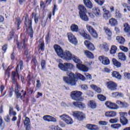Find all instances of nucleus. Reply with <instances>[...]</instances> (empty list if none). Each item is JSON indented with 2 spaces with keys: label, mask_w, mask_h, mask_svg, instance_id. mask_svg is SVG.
<instances>
[{
  "label": "nucleus",
  "mask_w": 130,
  "mask_h": 130,
  "mask_svg": "<svg viewBox=\"0 0 130 130\" xmlns=\"http://www.w3.org/2000/svg\"><path fill=\"white\" fill-rule=\"evenodd\" d=\"M26 42V40L24 39L21 43V45H22V48L23 49H27V45L25 44Z\"/></svg>",
  "instance_id": "8fccbe9b"
},
{
  "label": "nucleus",
  "mask_w": 130,
  "mask_h": 130,
  "mask_svg": "<svg viewBox=\"0 0 130 130\" xmlns=\"http://www.w3.org/2000/svg\"><path fill=\"white\" fill-rule=\"evenodd\" d=\"M19 91H20V86H19V85L18 84H16L15 86V94H18Z\"/></svg>",
  "instance_id": "5fc2aeb1"
},
{
  "label": "nucleus",
  "mask_w": 130,
  "mask_h": 130,
  "mask_svg": "<svg viewBox=\"0 0 130 130\" xmlns=\"http://www.w3.org/2000/svg\"><path fill=\"white\" fill-rule=\"evenodd\" d=\"M86 29L89 33H90V34H91V35H92V36L94 38H97V37H98L97 32H96V30H95V29H94L93 27L91 26V25L89 24H87Z\"/></svg>",
  "instance_id": "9d476101"
},
{
  "label": "nucleus",
  "mask_w": 130,
  "mask_h": 130,
  "mask_svg": "<svg viewBox=\"0 0 130 130\" xmlns=\"http://www.w3.org/2000/svg\"><path fill=\"white\" fill-rule=\"evenodd\" d=\"M119 48L122 51H123L124 52H127L128 51V48L123 46H120Z\"/></svg>",
  "instance_id": "a18cd8bd"
},
{
  "label": "nucleus",
  "mask_w": 130,
  "mask_h": 130,
  "mask_svg": "<svg viewBox=\"0 0 130 130\" xmlns=\"http://www.w3.org/2000/svg\"><path fill=\"white\" fill-rule=\"evenodd\" d=\"M82 94V92L76 90L71 92L70 96L73 100H75V101H79V100L81 99Z\"/></svg>",
  "instance_id": "423d86ee"
},
{
  "label": "nucleus",
  "mask_w": 130,
  "mask_h": 130,
  "mask_svg": "<svg viewBox=\"0 0 130 130\" xmlns=\"http://www.w3.org/2000/svg\"><path fill=\"white\" fill-rule=\"evenodd\" d=\"M86 127L87 128H88V129H90V130L98 129V126L96 125L91 124H88L86 125Z\"/></svg>",
  "instance_id": "7c9ffc66"
},
{
  "label": "nucleus",
  "mask_w": 130,
  "mask_h": 130,
  "mask_svg": "<svg viewBox=\"0 0 130 130\" xmlns=\"http://www.w3.org/2000/svg\"><path fill=\"white\" fill-rule=\"evenodd\" d=\"M113 63L116 68H120L121 67V63L118 61L116 59L114 58L112 59Z\"/></svg>",
  "instance_id": "72a5a7b5"
},
{
  "label": "nucleus",
  "mask_w": 130,
  "mask_h": 130,
  "mask_svg": "<svg viewBox=\"0 0 130 130\" xmlns=\"http://www.w3.org/2000/svg\"><path fill=\"white\" fill-rule=\"evenodd\" d=\"M30 119L28 118V117H26L24 120L23 121V123L24 125H27L28 124H30Z\"/></svg>",
  "instance_id": "49530a36"
},
{
  "label": "nucleus",
  "mask_w": 130,
  "mask_h": 130,
  "mask_svg": "<svg viewBox=\"0 0 130 130\" xmlns=\"http://www.w3.org/2000/svg\"><path fill=\"white\" fill-rule=\"evenodd\" d=\"M116 40L120 43V44H122L123 45L124 44V42H125V40L123 37L120 36H117L116 37Z\"/></svg>",
  "instance_id": "c756f323"
},
{
  "label": "nucleus",
  "mask_w": 130,
  "mask_h": 130,
  "mask_svg": "<svg viewBox=\"0 0 130 130\" xmlns=\"http://www.w3.org/2000/svg\"><path fill=\"white\" fill-rule=\"evenodd\" d=\"M111 127L112 128H114V129H119V128L121 127V124L119 123L111 124Z\"/></svg>",
  "instance_id": "c9c22d12"
},
{
  "label": "nucleus",
  "mask_w": 130,
  "mask_h": 130,
  "mask_svg": "<svg viewBox=\"0 0 130 130\" xmlns=\"http://www.w3.org/2000/svg\"><path fill=\"white\" fill-rule=\"evenodd\" d=\"M44 120L46 121H48L49 122H56V118L50 116V115H45L43 117Z\"/></svg>",
  "instance_id": "dca6fc26"
},
{
  "label": "nucleus",
  "mask_w": 130,
  "mask_h": 130,
  "mask_svg": "<svg viewBox=\"0 0 130 130\" xmlns=\"http://www.w3.org/2000/svg\"><path fill=\"white\" fill-rule=\"evenodd\" d=\"M117 50V47L116 46H115V45L112 46L110 50L111 54H115V53H116Z\"/></svg>",
  "instance_id": "e433bc0d"
},
{
  "label": "nucleus",
  "mask_w": 130,
  "mask_h": 130,
  "mask_svg": "<svg viewBox=\"0 0 130 130\" xmlns=\"http://www.w3.org/2000/svg\"><path fill=\"white\" fill-rule=\"evenodd\" d=\"M120 121L123 125H125L127 124L128 120L126 119V116H127V113L126 112H120Z\"/></svg>",
  "instance_id": "0eeeda50"
},
{
  "label": "nucleus",
  "mask_w": 130,
  "mask_h": 130,
  "mask_svg": "<svg viewBox=\"0 0 130 130\" xmlns=\"http://www.w3.org/2000/svg\"><path fill=\"white\" fill-rule=\"evenodd\" d=\"M40 7L42 9L44 10L45 9V4H44V2L43 1H41L40 3Z\"/></svg>",
  "instance_id": "bf43d9fd"
},
{
  "label": "nucleus",
  "mask_w": 130,
  "mask_h": 130,
  "mask_svg": "<svg viewBox=\"0 0 130 130\" xmlns=\"http://www.w3.org/2000/svg\"><path fill=\"white\" fill-rule=\"evenodd\" d=\"M112 76L113 78H115V79H117L118 80H121V78H122L120 74L117 71H113L112 73Z\"/></svg>",
  "instance_id": "412c9836"
},
{
  "label": "nucleus",
  "mask_w": 130,
  "mask_h": 130,
  "mask_svg": "<svg viewBox=\"0 0 130 130\" xmlns=\"http://www.w3.org/2000/svg\"><path fill=\"white\" fill-rule=\"evenodd\" d=\"M72 59H73V60H74L75 62L77 63L76 64V67L78 70H79V71H81L82 72H88L89 69L88 68V67H87L85 65L81 64L82 61H81V60H80L79 57L74 55H72Z\"/></svg>",
  "instance_id": "7ed1b4c3"
},
{
  "label": "nucleus",
  "mask_w": 130,
  "mask_h": 130,
  "mask_svg": "<svg viewBox=\"0 0 130 130\" xmlns=\"http://www.w3.org/2000/svg\"><path fill=\"white\" fill-rule=\"evenodd\" d=\"M123 108H126V107H128V104H127L126 102H123V104H122V107Z\"/></svg>",
  "instance_id": "4d7b16f0"
},
{
  "label": "nucleus",
  "mask_w": 130,
  "mask_h": 130,
  "mask_svg": "<svg viewBox=\"0 0 130 130\" xmlns=\"http://www.w3.org/2000/svg\"><path fill=\"white\" fill-rule=\"evenodd\" d=\"M124 76L125 78H126L127 79V80L130 79V73H124Z\"/></svg>",
  "instance_id": "13d9d810"
},
{
  "label": "nucleus",
  "mask_w": 130,
  "mask_h": 130,
  "mask_svg": "<svg viewBox=\"0 0 130 130\" xmlns=\"http://www.w3.org/2000/svg\"><path fill=\"white\" fill-rule=\"evenodd\" d=\"M67 36L70 43H72V44H74V45H77L78 44V40H77V38H76V37H75L72 32L68 33Z\"/></svg>",
  "instance_id": "1a4fd4ad"
},
{
  "label": "nucleus",
  "mask_w": 130,
  "mask_h": 130,
  "mask_svg": "<svg viewBox=\"0 0 130 130\" xmlns=\"http://www.w3.org/2000/svg\"><path fill=\"white\" fill-rule=\"evenodd\" d=\"M84 43V45H85L86 47L89 50H91V51H94V50H95V46L90 41H85Z\"/></svg>",
  "instance_id": "ddd939ff"
},
{
  "label": "nucleus",
  "mask_w": 130,
  "mask_h": 130,
  "mask_svg": "<svg viewBox=\"0 0 130 130\" xmlns=\"http://www.w3.org/2000/svg\"><path fill=\"white\" fill-rule=\"evenodd\" d=\"M40 44L39 45V50H44V42L42 40H40Z\"/></svg>",
  "instance_id": "4c0bfd02"
},
{
  "label": "nucleus",
  "mask_w": 130,
  "mask_h": 130,
  "mask_svg": "<svg viewBox=\"0 0 130 130\" xmlns=\"http://www.w3.org/2000/svg\"><path fill=\"white\" fill-rule=\"evenodd\" d=\"M121 13L119 12V11L116 10L115 11V18H116L117 19H120L121 18Z\"/></svg>",
  "instance_id": "58836bf2"
},
{
  "label": "nucleus",
  "mask_w": 130,
  "mask_h": 130,
  "mask_svg": "<svg viewBox=\"0 0 130 130\" xmlns=\"http://www.w3.org/2000/svg\"><path fill=\"white\" fill-rule=\"evenodd\" d=\"M112 103L110 102H107L105 103V105L107 107V108H109V109H111V106H112Z\"/></svg>",
  "instance_id": "3c124183"
},
{
  "label": "nucleus",
  "mask_w": 130,
  "mask_h": 130,
  "mask_svg": "<svg viewBox=\"0 0 130 130\" xmlns=\"http://www.w3.org/2000/svg\"><path fill=\"white\" fill-rule=\"evenodd\" d=\"M12 81H15V78H16V72H12Z\"/></svg>",
  "instance_id": "338daca9"
},
{
  "label": "nucleus",
  "mask_w": 130,
  "mask_h": 130,
  "mask_svg": "<svg viewBox=\"0 0 130 130\" xmlns=\"http://www.w3.org/2000/svg\"><path fill=\"white\" fill-rule=\"evenodd\" d=\"M95 3L99 5V6H103L104 3H105V0H94Z\"/></svg>",
  "instance_id": "79ce46f5"
},
{
  "label": "nucleus",
  "mask_w": 130,
  "mask_h": 130,
  "mask_svg": "<svg viewBox=\"0 0 130 130\" xmlns=\"http://www.w3.org/2000/svg\"><path fill=\"white\" fill-rule=\"evenodd\" d=\"M84 53L88 58H94V55L88 50H84Z\"/></svg>",
  "instance_id": "a878e982"
},
{
  "label": "nucleus",
  "mask_w": 130,
  "mask_h": 130,
  "mask_svg": "<svg viewBox=\"0 0 130 130\" xmlns=\"http://www.w3.org/2000/svg\"><path fill=\"white\" fill-rule=\"evenodd\" d=\"M99 60L102 61V64H104L105 66H108L110 63V61L109 59L107 58V57L101 56L99 57Z\"/></svg>",
  "instance_id": "4468645a"
},
{
  "label": "nucleus",
  "mask_w": 130,
  "mask_h": 130,
  "mask_svg": "<svg viewBox=\"0 0 130 130\" xmlns=\"http://www.w3.org/2000/svg\"><path fill=\"white\" fill-rule=\"evenodd\" d=\"M105 115V116H106V117L112 118V117H115V116L117 115V114L116 113V112L114 111H111L106 112Z\"/></svg>",
  "instance_id": "f3484780"
},
{
  "label": "nucleus",
  "mask_w": 130,
  "mask_h": 130,
  "mask_svg": "<svg viewBox=\"0 0 130 130\" xmlns=\"http://www.w3.org/2000/svg\"><path fill=\"white\" fill-rule=\"evenodd\" d=\"M119 119L118 118H112L110 119L109 121L110 123L114 124L117 123V122H118Z\"/></svg>",
  "instance_id": "a19ab883"
},
{
  "label": "nucleus",
  "mask_w": 130,
  "mask_h": 130,
  "mask_svg": "<svg viewBox=\"0 0 130 130\" xmlns=\"http://www.w3.org/2000/svg\"><path fill=\"white\" fill-rule=\"evenodd\" d=\"M123 96L124 95L123 93H122V92H118L117 98H122V97H123Z\"/></svg>",
  "instance_id": "0e129e2a"
},
{
  "label": "nucleus",
  "mask_w": 130,
  "mask_h": 130,
  "mask_svg": "<svg viewBox=\"0 0 130 130\" xmlns=\"http://www.w3.org/2000/svg\"><path fill=\"white\" fill-rule=\"evenodd\" d=\"M45 60H42L41 63V65L42 67V70H44L45 68L46 65H45Z\"/></svg>",
  "instance_id": "864d4df0"
},
{
  "label": "nucleus",
  "mask_w": 130,
  "mask_h": 130,
  "mask_svg": "<svg viewBox=\"0 0 130 130\" xmlns=\"http://www.w3.org/2000/svg\"><path fill=\"white\" fill-rule=\"evenodd\" d=\"M83 3L88 9H93V3H92L91 0H83Z\"/></svg>",
  "instance_id": "6ab92c4d"
},
{
  "label": "nucleus",
  "mask_w": 130,
  "mask_h": 130,
  "mask_svg": "<svg viewBox=\"0 0 130 130\" xmlns=\"http://www.w3.org/2000/svg\"><path fill=\"white\" fill-rule=\"evenodd\" d=\"M98 98L100 101H105L106 100V97L102 94L98 95Z\"/></svg>",
  "instance_id": "c03bdc74"
},
{
  "label": "nucleus",
  "mask_w": 130,
  "mask_h": 130,
  "mask_svg": "<svg viewBox=\"0 0 130 130\" xmlns=\"http://www.w3.org/2000/svg\"><path fill=\"white\" fill-rule=\"evenodd\" d=\"M73 105L75 106V107H78V108H80V109H84L86 108V106L83 103L74 102H73Z\"/></svg>",
  "instance_id": "a211bd4d"
},
{
  "label": "nucleus",
  "mask_w": 130,
  "mask_h": 130,
  "mask_svg": "<svg viewBox=\"0 0 130 130\" xmlns=\"http://www.w3.org/2000/svg\"><path fill=\"white\" fill-rule=\"evenodd\" d=\"M4 120L6 122H10L11 121V118H10V116L7 115L4 117Z\"/></svg>",
  "instance_id": "09e8293b"
},
{
  "label": "nucleus",
  "mask_w": 130,
  "mask_h": 130,
  "mask_svg": "<svg viewBox=\"0 0 130 130\" xmlns=\"http://www.w3.org/2000/svg\"><path fill=\"white\" fill-rule=\"evenodd\" d=\"M107 87L111 91H115L117 90V84L113 81H109L106 84Z\"/></svg>",
  "instance_id": "6e6552de"
},
{
  "label": "nucleus",
  "mask_w": 130,
  "mask_h": 130,
  "mask_svg": "<svg viewBox=\"0 0 130 130\" xmlns=\"http://www.w3.org/2000/svg\"><path fill=\"white\" fill-rule=\"evenodd\" d=\"M117 56L119 60L124 61V60L126 59V56L125 55V54H124V53L119 52L118 53Z\"/></svg>",
  "instance_id": "4be33fe9"
},
{
  "label": "nucleus",
  "mask_w": 130,
  "mask_h": 130,
  "mask_svg": "<svg viewBox=\"0 0 130 130\" xmlns=\"http://www.w3.org/2000/svg\"><path fill=\"white\" fill-rule=\"evenodd\" d=\"M90 87L97 93H101V92H102V90L100 88V87H99L95 84L90 85Z\"/></svg>",
  "instance_id": "5701e85b"
},
{
  "label": "nucleus",
  "mask_w": 130,
  "mask_h": 130,
  "mask_svg": "<svg viewBox=\"0 0 130 130\" xmlns=\"http://www.w3.org/2000/svg\"><path fill=\"white\" fill-rule=\"evenodd\" d=\"M85 75L86 78L88 80H91L92 79V76H91V75L89 74V73H85Z\"/></svg>",
  "instance_id": "e2e57ef3"
},
{
  "label": "nucleus",
  "mask_w": 130,
  "mask_h": 130,
  "mask_svg": "<svg viewBox=\"0 0 130 130\" xmlns=\"http://www.w3.org/2000/svg\"><path fill=\"white\" fill-rule=\"evenodd\" d=\"M54 48L59 57L62 58L64 60H72L73 54H72L71 52L68 50L63 52L61 47L57 45H55Z\"/></svg>",
  "instance_id": "f03ea898"
},
{
  "label": "nucleus",
  "mask_w": 130,
  "mask_h": 130,
  "mask_svg": "<svg viewBox=\"0 0 130 130\" xmlns=\"http://www.w3.org/2000/svg\"><path fill=\"white\" fill-rule=\"evenodd\" d=\"M124 31H125L126 32H128L130 30V26L129 25H128L127 23H125L124 24Z\"/></svg>",
  "instance_id": "37998d69"
},
{
  "label": "nucleus",
  "mask_w": 130,
  "mask_h": 130,
  "mask_svg": "<svg viewBox=\"0 0 130 130\" xmlns=\"http://www.w3.org/2000/svg\"><path fill=\"white\" fill-rule=\"evenodd\" d=\"M25 25L27 26V25H28V33H29V36L30 37L32 38L33 37V29H32V19H29L28 21H26L25 22Z\"/></svg>",
  "instance_id": "f8f14e48"
},
{
  "label": "nucleus",
  "mask_w": 130,
  "mask_h": 130,
  "mask_svg": "<svg viewBox=\"0 0 130 130\" xmlns=\"http://www.w3.org/2000/svg\"><path fill=\"white\" fill-rule=\"evenodd\" d=\"M93 13L94 15H95V16H96V17H97L98 18H99V17H101L102 15V14L101 13V11L98 8H95L93 10Z\"/></svg>",
  "instance_id": "393cba45"
},
{
  "label": "nucleus",
  "mask_w": 130,
  "mask_h": 130,
  "mask_svg": "<svg viewBox=\"0 0 130 130\" xmlns=\"http://www.w3.org/2000/svg\"><path fill=\"white\" fill-rule=\"evenodd\" d=\"M104 30L109 37H111V36H112V32L108 27H105Z\"/></svg>",
  "instance_id": "473e14b6"
},
{
  "label": "nucleus",
  "mask_w": 130,
  "mask_h": 130,
  "mask_svg": "<svg viewBox=\"0 0 130 130\" xmlns=\"http://www.w3.org/2000/svg\"><path fill=\"white\" fill-rule=\"evenodd\" d=\"M108 124V122L106 121H100L99 122V124H100V125H107Z\"/></svg>",
  "instance_id": "603ef678"
},
{
  "label": "nucleus",
  "mask_w": 130,
  "mask_h": 130,
  "mask_svg": "<svg viewBox=\"0 0 130 130\" xmlns=\"http://www.w3.org/2000/svg\"><path fill=\"white\" fill-rule=\"evenodd\" d=\"M36 87L37 88H40V87H41V83H40V80H37Z\"/></svg>",
  "instance_id": "052dcab7"
},
{
  "label": "nucleus",
  "mask_w": 130,
  "mask_h": 130,
  "mask_svg": "<svg viewBox=\"0 0 130 130\" xmlns=\"http://www.w3.org/2000/svg\"><path fill=\"white\" fill-rule=\"evenodd\" d=\"M109 23L111 26H116L118 22H117V20L115 19V18H111L109 20Z\"/></svg>",
  "instance_id": "cd10ccee"
},
{
  "label": "nucleus",
  "mask_w": 130,
  "mask_h": 130,
  "mask_svg": "<svg viewBox=\"0 0 130 130\" xmlns=\"http://www.w3.org/2000/svg\"><path fill=\"white\" fill-rule=\"evenodd\" d=\"M79 34L82 36L83 38H85V39H87L88 40L90 39V36L87 34L86 32H85L84 30H82L81 31H79Z\"/></svg>",
  "instance_id": "b1692460"
},
{
  "label": "nucleus",
  "mask_w": 130,
  "mask_h": 130,
  "mask_svg": "<svg viewBox=\"0 0 130 130\" xmlns=\"http://www.w3.org/2000/svg\"><path fill=\"white\" fill-rule=\"evenodd\" d=\"M3 119L0 118V126L1 129H3L5 128V124H3Z\"/></svg>",
  "instance_id": "6e6d98bb"
},
{
  "label": "nucleus",
  "mask_w": 130,
  "mask_h": 130,
  "mask_svg": "<svg viewBox=\"0 0 130 130\" xmlns=\"http://www.w3.org/2000/svg\"><path fill=\"white\" fill-rule=\"evenodd\" d=\"M73 116L76 117L78 120H83L85 118V116L84 113L80 111H75L73 113Z\"/></svg>",
  "instance_id": "9b49d317"
},
{
  "label": "nucleus",
  "mask_w": 130,
  "mask_h": 130,
  "mask_svg": "<svg viewBox=\"0 0 130 130\" xmlns=\"http://www.w3.org/2000/svg\"><path fill=\"white\" fill-rule=\"evenodd\" d=\"M58 126H51V130H57L58 129Z\"/></svg>",
  "instance_id": "774afa93"
},
{
  "label": "nucleus",
  "mask_w": 130,
  "mask_h": 130,
  "mask_svg": "<svg viewBox=\"0 0 130 130\" xmlns=\"http://www.w3.org/2000/svg\"><path fill=\"white\" fill-rule=\"evenodd\" d=\"M58 67L60 70H61V71H63V72H67V71H68V68L67 67L66 63L64 64H62V63H59Z\"/></svg>",
  "instance_id": "c85d7f7f"
},
{
  "label": "nucleus",
  "mask_w": 130,
  "mask_h": 130,
  "mask_svg": "<svg viewBox=\"0 0 130 130\" xmlns=\"http://www.w3.org/2000/svg\"><path fill=\"white\" fill-rule=\"evenodd\" d=\"M103 11L104 12L103 14V18L105 20H108L109 18H111V14L109 11L107 10L106 8L103 7Z\"/></svg>",
  "instance_id": "2eb2a0df"
},
{
  "label": "nucleus",
  "mask_w": 130,
  "mask_h": 130,
  "mask_svg": "<svg viewBox=\"0 0 130 130\" xmlns=\"http://www.w3.org/2000/svg\"><path fill=\"white\" fill-rule=\"evenodd\" d=\"M66 64L67 67V71L68 70H74L75 68V67L72 63L66 62Z\"/></svg>",
  "instance_id": "ea45409f"
},
{
  "label": "nucleus",
  "mask_w": 130,
  "mask_h": 130,
  "mask_svg": "<svg viewBox=\"0 0 130 130\" xmlns=\"http://www.w3.org/2000/svg\"><path fill=\"white\" fill-rule=\"evenodd\" d=\"M70 29L72 32H79V26L75 24H72L70 27Z\"/></svg>",
  "instance_id": "bb28decb"
},
{
  "label": "nucleus",
  "mask_w": 130,
  "mask_h": 130,
  "mask_svg": "<svg viewBox=\"0 0 130 130\" xmlns=\"http://www.w3.org/2000/svg\"><path fill=\"white\" fill-rule=\"evenodd\" d=\"M118 108H119V107L116 104L112 103L111 109H113V110H116V109H118Z\"/></svg>",
  "instance_id": "de8ad7c7"
},
{
  "label": "nucleus",
  "mask_w": 130,
  "mask_h": 130,
  "mask_svg": "<svg viewBox=\"0 0 130 130\" xmlns=\"http://www.w3.org/2000/svg\"><path fill=\"white\" fill-rule=\"evenodd\" d=\"M88 106L90 107V108L95 109L96 108V103L94 101H90L88 103Z\"/></svg>",
  "instance_id": "f704fd0d"
},
{
  "label": "nucleus",
  "mask_w": 130,
  "mask_h": 130,
  "mask_svg": "<svg viewBox=\"0 0 130 130\" xmlns=\"http://www.w3.org/2000/svg\"><path fill=\"white\" fill-rule=\"evenodd\" d=\"M99 48L104 50L105 51H108L109 50V47L106 43H104L103 44L100 45Z\"/></svg>",
  "instance_id": "aec40b11"
},
{
  "label": "nucleus",
  "mask_w": 130,
  "mask_h": 130,
  "mask_svg": "<svg viewBox=\"0 0 130 130\" xmlns=\"http://www.w3.org/2000/svg\"><path fill=\"white\" fill-rule=\"evenodd\" d=\"M81 87L82 90H87V89H88V86H87L86 85H82L81 86Z\"/></svg>",
  "instance_id": "69168bd1"
},
{
  "label": "nucleus",
  "mask_w": 130,
  "mask_h": 130,
  "mask_svg": "<svg viewBox=\"0 0 130 130\" xmlns=\"http://www.w3.org/2000/svg\"><path fill=\"white\" fill-rule=\"evenodd\" d=\"M78 10L79 16L81 20L85 21L86 22L89 21V18H88L87 15H86V14H87V9H86V7H85L84 5H79L78 6Z\"/></svg>",
  "instance_id": "20e7f679"
},
{
  "label": "nucleus",
  "mask_w": 130,
  "mask_h": 130,
  "mask_svg": "<svg viewBox=\"0 0 130 130\" xmlns=\"http://www.w3.org/2000/svg\"><path fill=\"white\" fill-rule=\"evenodd\" d=\"M59 125L61 127H64V126H66V123H64V122H63V121H59Z\"/></svg>",
  "instance_id": "680f3d73"
},
{
  "label": "nucleus",
  "mask_w": 130,
  "mask_h": 130,
  "mask_svg": "<svg viewBox=\"0 0 130 130\" xmlns=\"http://www.w3.org/2000/svg\"><path fill=\"white\" fill-rule=\"evenodd\" d=\"M66 74L69 77H64L63 80L66 84L71 85V86H75L77 82H78V79L81 80V81H85L86 80L85 76L79 73H76L74 74L71 71H67Z\"/></svg>",
  "instance_id": "f257e3e1"
},
{
  "label": "nucleus",
  "mask_w": 130,
  "mask_h": 130,
  "mask_svg": "<svg viewBox=\"0 0 130 130\" xmlns=\"http://www.w3.org/2000/svg\"><path fill=\"white\" fill-rule=\"evenodd\" d=\"M19 67H20V69L21 70H23V61H20L19 64H17L16 67V72L18 76V79H20V76L19 75V73H18V69H19Z\"/></svg>",
  "instance_id": "2f4dec72"
},
{
  "label": "nucleus",
  "mask_w": 130,
  "mask_h": 130,
  "mask_svg": "<svg viewBox=\"0 0 130 130\" xmlns=\"http://www.w3.org/2000/svg\"><path fill=\"white\" fill-rule=\"evenodd\" d=\"M60 118L62 119L67 124H73L74 123V120L67 114H63L62 115L59 116Z\"/></svg>",
  "instance_id": "39448f33"
}]
</instances>
